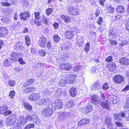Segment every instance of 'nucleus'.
Listing matches in <instances>:
<instances>
[{
  "label": "nucleus",
  "mask_w": 129,
  "mask_h": 129,
  "mask_svg": "<svg viewBox=\"0 0 129 129\" xmlns=\"http://www.w3.org/2000/svg\"><path fill=\"white\" fill-rule=\"evenodd\" d=\"M109 13H112L114 12V9L111 6L107 5L106 7Z\"/></svg>",
  "instance_id": "32"
},
{
  "label": "nucleus",
  "mask_w": 129,
  "mask_h": 129,
  "mask_svg": "<svg viewBox=\"0 0 129 129\" xmlns=\"http://www.w3.org/2000/svg\"><path fill=\"white\" fill-rule=\"evenodd\" d=\"M66 81H59V84L61 86L64 87L66 85Z\"/></svg>",
  "instance_id": "51"
},
{
  "label": "nucleus",
  "mask_w": 129,
  "mask_h": 129,
  "mask_svg": "<svg viewBox=\"0 0 129 129\" xmlns=\"http://www.w3.org/2000/svg\"><path fill=\"white\" fill-rule=\"evenodd\" d=\"M11 59H8L5 60L4 62V65L5 67H8L11 65Z\"/></svg>",
  "instance_id": "31"
},
{
  "label": "nucleus",
  "mask_w": 129,
  "mask_h": 129,
  "mask_svg": "<svg viewBox=\"0 0 129 129\" xmlns=\"http://www.w3.org/2000/svg\"><path fill=\"white\" fill-rule=\"evenodd\" d=\"M126 28L129 32V17L126 19Z\"/></svg>",
  "instance_id": "45"
},
{
  "label": "nucleus",
  "mask_w": 129,
  "mask_h": 129,
  "mask_svg": "<svg viewBox=\"0 0 129 129\" xmlns=\"http://www.w3.org/2000/svg\"><path fill=\"white\" fill-rule=\"evenodd\" d=\"M52 47V45L51 42L49 41L47 44L46 47L48 49H50Z\"/></svg>",
  "instance_id": "61"
},
{
  "label": "nucleus",
  "mask_w": 129,
  "mask_h": 129,
  "mask_svg": "<svg viewBox=\"0 0 129 129\" xmlns=\"http://www.w3.org/2000/svg\"><path fill=\"white\" fill-rule=\"evenodd\" d=\"M25 44L27 46L30 45V40L29 37L28 36H26L25 37Z\"/></svg>",
  "instance_id": "30"
},
{
  "label": "nucleus",
  "mask_w": 129,
  "mask_h": 129,
  "mask_svg": "<svg viewBox=\"0 0 129 129\" xmlns=\"http://www.w3.org/2000/svg\"><path fill=\"white\" fill-rule=\"evenodd\" d=\"M71 95L73 97L75 96L77 94V91L76 88L72 87L69 90Z\"/></svg>",
  "instance_id": "18"
},
{
  "label": "nucleus",
  "mask_w": 129,
  "mask_h": 129,
  "mask_svg": "<svg viewBox=\"0 0 129 129\" xmlns=\"http://www.w3.org/2000/svg\"><path fill=\"white\" fill-rule=\"evenodd\" d=\"M34 122L36 123L38 125H39L41 124L40 121V120L38 118L36 120H34Z\"/></svg>",
  "instance_id": "63"
},
{
  "label": "nucleus",
  "mask_w": 129,
  "mask_h": 129,
  "mask_svg": "<svg viewBox=\"0 0 129 129\" xmlns=\"http://www.w3.org/2000/svg\"><path fill=\"white\" fill-rule=\"evenodd\" d=\"M35 127L34 124L30 123L28 124L24 128V129H28Z\"/></svg>",
  "instance_id": "38"
},
{
  "label": "nucleus",
  "mask_w": 129,
  "mask_h": 129,
  "mask_svg": "<svg viewBox=\"0 0 129 129\" xmlns=\"http://www.w3.org/2000/svg\"><path fill=\"white\" fill-rule=\"evenodd\" d=\"M33 22L35 24L39 26H40L42 24L41 22L40 21L37 20H33Z\"/></svg>",
  "instance_id": "39"
},
{
  "label": "nucleus",
  "mask_w": 129,
  "mask_h": 129,
  "mask_svg": "<svg viewBox=\"0 0 129 129\" xmlns=\"http://www.w3.org/2000/svg\"><path fill=\"white\" fill-rule=\"evenodd\" d=\"M89 123L88 120L87 118H84L80 120L78 123L79 126L82 125L84 124H88Z\"/></svg>",
  "instance_id": "21"
},
{
  "label": "nucleus",
  "mask_w": 129,
  "mask_h": 129,
  "mask_svg": "<svg viewBox=\"0 0 129 129\" xmlns=\"http://www.w3.org/2000/svg\"><path fill=\"white\" fill-rule=\"evenodd\" d=\"M97 98V96L96 95L92 96L91 99L92 103L95 104L99 103L100 102L98 100Z\"/></svg>",
  "instance_id": "26"
},
{
  "label": "nucleus",
  "mask_w": 129,
  "mask_h": 129,
  "mask_svg": "<svg viewBox=\"0 0 129 129\" xmlns=\"http://www.w3.org/2000/svg\"><path fill=\"white\" fill-rule=\"evenodd\" d=\"M15 49L18 51H22L24 49L21 42H18L16 44Z\"/></svg>",
  "instance_id": "15"
},
{
  "label": "nucleus",
  "mask_w": 129,
  "mask_h": 129,
  "mask_svg": "<svg viewBox=\"0 0 129 129\" xmlns=\"http://www.w3.org/2000/svg\"><path fill=\"white\" fill-rule=\"evenodd\" d=\"M23 105L26 108L29 110H31L32 109L31 106L29 104L27 103H24L23 104Z\"/></svg>",
  "instance_id": "34"
},
{
  "label": "nucleus",
  "mask_w": 129,
  "mask_h": 129,
  "mask_svg": "<svg viewBox=\"0 0 129 129\" xmlns=\"http://www.w3.org/2000/svg\"><path fill=\"white\" fill-rule=\"evenodd\" d=\"M107 84H108L107 83L104 84L103 86V88L104 90H106L108 89L109 87L108 86Z\"/></svg>",
  "instance_id": "53"
},
{
  "label": "nucleus",
  "mask_w": 129,
  "mask_h": 129,
  "mask_svg": "<svg viewBox=\"0 0 129 129\" xmlns=\"http://www.w3.org/2000/svg\"><path fill=\"white\" fill-rule=\"evenodd\" d=\"M8 107L6 106H3L0 107V114H4L8 109Z\"/></svg>",
  "instance_id": "28"
},
{
  "label": "nucleus",
  "mask_w": 129,
  "mask_h": 129,
  "mask_svg": "<svg viewBox=\"0 0 129 129\" xmlns=\"http://www.w3.org/2000/svg\"><path fill=\"white\" fill-rule=\"evenodd\" d=\"M104 122L106 126H108L112 123V120L111 118L110 117H106Z\"/></svg>",
  "instance_id": "22"
},
{
  "label": "nucleus",
  "mask_w": 129,
  "mask_h": 129,
  "mask_svg": "<svg viewBox=\"0 0 129 129\" xmlns=\"http://www.w3.org/2000/svg\"><path fill=\"white\" fill-rule=\"evenodd\" d=\"M108 102L107 100L102 102L101 105L103 108L104 109H107L109 107V105L108 103Z\"/></svg>",
  "instance_id": "24"
},
{
  "label": "nucleus",
  "mask_w": 129,
  "mask_h": 129,
  "mask_svg": "<svg viewBox=\"0 0 129 129\" xmlns=\"http://www.w3.org/2000/svg\"><path fill=\"white\" fill-rule=\"evenodd\" d=\"M110 42L112 45H116L117 44V42L116 41L113 40L111 39L109 40Z\"/></svg>",
  "instance_id": "57"
},
{
  "label": "nucleus",
  "mask_w": 129,
  "mask_h": 129,
  "mask_svg": "<svg viewBox=\"0 0 129 129\" xmlns=\"http://www.w3.org/2000/svg\"><path fill=\"white\" fill-rule=\"evenodd\" d=\"M53 11L52 9L51 8H48L46 10V13L47 15L49 16L50 14Z\"/></svg>",
  "instance_id": "43"
},
{
  "label": "nucleus",
  "mask_w": 129,
  "mask_h": 129,
  "mask_svg": "<svg viewBox=\"0 0 129 129\" xmlns=\"http://www.w3.org/2000/svg\"><path fill=\"white\" fill-rule=\"evenodd\" d=\"M119 61L122 65L127 66L129 64V59L125 57L121 58L119 60Z\"/></svg>",
  "instance_id": "13"
},
{
  "label": "nucleus",
  "mask_w": 129,
  "mask_h": 129,
  "mask_svg": "<svg viewBox=\"0 0 129 129\" xmlns=\"http://www.w3.org/2000/svg\"><path fill=\"white\" fill-rule=\"evenodd\" d=\"M68 11L72 15H77L78 14V10L72 6H70L68 8Z\"/></svg>",
  "instance_id": "9"
},
{
  "label": "nucleus",
  "mask_w": 129,
  "mask_h": 129,
  "mask_svg": "<svg viewBox=\"0 0 129 129\" xmlns=\"http://www.w3.org/2000/svg\"><path fill=\"white\" fill-rule=\"evenodd\" d=\"M42 22L45 24H48V18L45 17H43V19L42 20Z\"/></svg>",
  "instance_id": "41"
},
{
  "label": "nucleus",
  "mask_w": 129,
  "mask_h": 129,
  "mask_svg": "<svg viewBox=\"0 0 129 129\" xmlns=\"http://www.w3.org/2000/svg\"><path fill=\"white\" fill-rule=\"evenodd\" d=\"M71 30H72L76 33H79L80 31V30L77 28L75 27H71V28H70Z\"/></svg>",
  "instance_id": "50"
},
{
  "label": "nucleus",
  "mask_w": 129,
  "mask_h": 129,
  "mask_svg": "<svg viewBox=\"0 0 129 129\" xmlns=\"http://www.w3.org/2000/svg\"><path fill=\"white\" fill-rule=\"evenodd\" d=\"M113 60L112 57V56H109L107 58L105 59V60L107 62H109L112 61Z\"/></svg>",
  "instance_id": "58"
},
{
  "label": "nucleus",
  "mask_w": 129,
  "mask_h": 129,
  "mask_svg": "<svg viewBox=\"0 0 129 129\" xmlns=\"http://www.w3.org/2000/svg\"><path fill=\"white\" fill-rule=\"evenodd\" d=\"M120 115L123 118L125 117L127 121H129V109L125 110L124 112H120Z\"/></svg>",
  "instance_id": "14"
},
{
  "label": "nucleus",
  "mask_w": 129,
  "mask_h": 129,
  "mask_svg": "<svg viewBox=\"0 0 129 129\" xmlns=\"http://www.w3.org/2000/svg\"><path fill=\"white\" fill-rule=\"evenodd\" d=\"M51 101L50 99L45 98L42 99L40 101H37V104L40 106L44 105L46 106L49 107L51 104Z\"/></svg>",
  "instance_id": "1"
},
{
  "label": "nucleus",
  "mask_w": 129,
  "mask_h": 129,
  "mask_svg": "<svg viewBox=\"0 0 129 129\" xmlns=\"http://www.w3.org/2000/svg\"><path fill=\"white\" fill-rule=\"evenodd\" d=\"M35 88L34 87L27 88L23 90L24 92L27 93L33 92L35 90Z\"/></svg>",
  "instance_id": "25"
},
{
  "label": "nucleus",
  "mask_w": 129,
  "mask_h": 129,
  "mask_svg": "<svg viewBox=\"0 0 129 129\" xmlns=\"http://www.w3.org/2000/svg\"><path fill=\"white\" fill-rule=\"evenodd\" d=\"M8 33V30L5 27H0V37H4L6 36Z\"/></svg>",
  "instance_id": "10"
},
{
  "label": "nucleus",
  "mask_w": 129,
  "mask_h": 129,
  "mask_svg": "<svg viewBox=\"0 0 129 129\" xmlns=\"http://www.w3.org/2000/svg\"><path fill=\"white\" fill-rule=\"evenodd\" d=\"M65 37L68 39H72L74 36V33L73 31L71 30H67L65 33Z\"/></svg>",
  "instance_id": "11"
},
{
  "label": "nucleus",
  "mask_w": 129,
  "mask_h": 129,
  "mask_svg": "<svg viewBox=\"0 0 129 129\" xmlns=\"http://www.w3.org/2000/svg\"><path fill=\"white\" fill-rule=\"evenodd\" d=\"M22 70V68L20 67H16L14 69L15 71L18 73H19Z\"/></svg>",
  "instance_id": "62"
},
{
  "label": "nucleus",
  "mask_w": 129,
  "mask_h": 129,
  "mask_svg": "<svg viewBox=\"0 0 129 129\" xmlns=\"http://www.w3.org/2000/svg\"><path fill=\"white\" fill-rule=\"evenodd\" d=\"M21 55V54L20 53L17 52H13L10 55V59H11L12 60L17 61L18 58Z\"/></svg>",
  "instance_id": "6"
},
{
  "label": "nucleus",
  "mask_w": 129,
  "mask_h": 129,
  "mask_svg": "<svg viewBox=\"0 0 129 129\" xmlns=\"http://www.w3.org/2000/svg\"><path fill=\"white\" fill-rule=\"evenodd\" d=\"M43 93L46 95L51 93L50 91L48 89H45L44 90Z\"/></svg>",
  "instance_id": "59"
},
{
  "label": "nucleus",
  "mask_w": 129,
  "mask_h": 129,
  "mask_svg": "<svg viewBox=\"0 0 129 129\" xmlns=\"http://www.w3.org/2000/svg\"><path fill=\"white\" fill-rule=\"evenodd\" d=\"M12 113V112L10 110H8L7 109L6 110V111L5 112L4 115L5 116H7L11 114Z\"/></svg>",
  "instance_id": "49"
},
{
  "label": "nucleus",
  "mask_w": 129,
  "mask_h": 129,
  "mask_svg": "<svg viewBox=\"0 0 129 129\" xmlns=\"http://www.w3.org/2000/svg\"><path fill=\"white\" fill-rule=\"evenodd\" d=\"M53 38L54 42H58L60 40V38L58 35H55L53 36Z\"/></svg>",
  "instance_id": "35"
},
{
  "label": "nucleus",
  "mask_w": 129,
  "mask_h": 129,
  "mask_svg": "<svg viewBox=\"0 0 129 129\" xmlns=\"http://www.w3.org/2000/svg\"><path fill=\"white\" fill-rule=\"evenodd\" d=\"M72 66L70 64L62 63L59 66V69L62 70L69 71L71 70Z\"/></svg>",
  "instance_id": "3"
},
{
  "label": "nucleus",
  "mask_w": 129,
  "mask_h": 129,
  "mask_svg": "<svg viewBox=\"0 0 129 129\" xmlns=\"http://www.w3.org/2000/svg\"><path fill=\"white\" fill-rule=\"evenodd\" d=\"M120 114V113H119ZM119 115L117 114H114V118L115 120L118 121H120L121 120V117Z\"/></svg>",
  "instance_id": "33"
},
{
  "label": "nucleus",
  "mask_w": 129,
  "mask_h": 129,
  "mask_svg": "<svg viewBox=\"0 0 129 129\" xmlns=\"http://www.w3.org/2000/svg\"><path fill=\"white\" fill-rule=\"evenodd\" d=\"M107 129H116L117 127L114 124L112 123L107 126Z\"/></svg>",
  "instance_id": "37"
},
{
  "label": "nucleus",
  "mask_w": 129,
  "mask_h": 129,
  "mask_svg": "<svg viewBox=\"0 0 129 129\" xmlns=\"http://www.w3.org/2000/svg\"><path fill=\"white\" fill-rule=\"evenodd\" d=\"M115 125L118 126L122 127L123 126L121 122L119 121H115Z\"/></svg>",
  "instance_id": "54"
},
{
  "label": "nucleus",
  "mask_w": 129,
  "mask_h": 129,
  "mask_svg": "<svg viewBox=\"0 0 129 129\" xmlns=\"http://www.w3.org/2000/svg\"><path fill=\"white\" fill-rule=\"evenodd\" d=\"M40 13L39 12H36L35 13V18L37 20H39L40 17L39 16Z\"/></svg>",
  "instance_id": "48"
},
{
  "label": "nucleus",
  "mask_w": 129,
  "mask_h": 129,
  "mask_svg": "<svg viewBox=\"0 0 129 129\" xmlns=\"http://www.w3.org/2000/svg\"><path fill=\"white\" fill-rule=\"evenodd\" d=\"M84 110L86 114L87 113L92 110V106L91 105H89L87 107L84 108Z\"/></svg>",
  "instance_id": "23"
},
{
  "label": "nucleus",
  "mask_w": 129,
  "mask_h": 129,
  "mask_svg": "<svg viewBox=\"0 0 129 129\" xmlns=\"http://www.w3.org/2000/svg\"><path fill=\"white\" fill-rule=\"evenodd\" d=\"M15 93L14 90H11L9 93V96L11 99L13 98L15 95Z\"/></svg>",
  "instance_id": "42"
},
{
  "label": "nucleus",
  "mask_w": 129,
  "mask_h": 129,
  "mask_svg": "<svg viewBox=\"0 0 129 129\" xmlns=\"http://www.w3.org/2000/svg\"><path fill=\"white\" fill-rule=\"evenodd\" d=\"M116 10L117 12L119 13H123L124 11L123 7L121 6H118L116 8Z\"/></svg>",
  "instance_id": "27"
},
{
  "label": "nucleus",
  "mask_w": 129,
  "mask_h": 129,
  "mask_svg": "<svg viewBox=\"0 0 129 129\" xmlns=\"http://www.w3.org/2000/svg\"><path fill=\"white\" fill-rule=\"evenodd\" d=\"M113 81H124L123 76L120 75H116L113 77Z\"/></svg>",
  "instance_id": "19"
},
{
  "label": "nucleus",
  "mask_w": 129,
  "mask_h": 129,
  "mask_svg": "<svg viewBox=\"0 0 129 129\" xmlns=\"http://www.w3.org/2000/svg\"><path fill=\"white\" fill-rule=\"evenodd\" d=\"M47 39L45 37L42 36L40 38L38 42V44L41 47L43 48L45 47Z\"/></svg>",
  "instance_id": "4"
},
{
  "label": "nucleus",
  "mask_w": 129,
  "mask_h": 129,
  "mask_svg": "<svg viewBox=\"0 0 129 129\" xmlns=\"http://www.w3.org/2000/svg\"><path fill=\"white\" fill-rule=\"evenodd\" d=\"M128 42L125 41H122L120 43L119 45L123 46L124 45H127L128 44Z\"/></svg>",
  "instance_id": "56"
},
{
  "label": "nucleus",
  "mask_w": 129,
  "mask_h": 129,
  "mask_svg": "<svg viewBox=\"0 0 129 129\" xmlns=\"http://www.w3.org/2000/svg\"><path fill=\"white\" fill-rule=\"evenodd\" d=\"M90 47V43L88 42L85 46L84 50L86 52H87L89 49Z\"/></svg>",
  "instance_id": "36"
},
{
  "label": "nucleus",
  "mask_w": 129,
  "mask_h": 129,
  "mask_svg": "<svg viewBox=\"0 0 129 129\" xmlns=\"http://www.w3.org/2000/svg\"><path fill=\"white\" fill-rule=\"evenodd\" d=\"M107 68L110 71H112L115 70L116 66L115 63L112 62L109 63L107 66Z\"/></svg>",
  "instance_id": "16"
},
{
  "label": "nucleus",
  "mask_w": 129,
  "mask_h": 129,
  "mask_svg": "<svg viewBox=\"0 0 129 129\" xmlns=\"http://www.w3.org/2000/svg\"><path fill=\"white\" fill-rule=\"evenodd\" d=\"M53 26L54 27V29L55 30L58 28L59 24L55 22L53 24Z\"/></svg>",
  "instance_id": "55"
},
{
  "label": "nucleus",
  "mask_w": 129,
  "mask_h": 129,
  "mask_svg": "<svg viewBox=\"0 0 129 129\" xmlns=\"http://www.w3.org/2000/svg\"><path fill=\"white\" fill-rule=\"evenodd\" d=\"M18 61L21 64H26V62L24 61L22 58H18Z\"/></svg>",
  "instance_id": "44"
},
{
  "label": "nucleus",
  "mask_w": 129,
  "mask_h": 129,
  "mask_svg": "<svg viewBox=\"0 0 129 129\" xmlns=\"http://www.w3.org/2000/svg\"><path fill=\"white\" fill-rule=\"evenodd\" d=\"M40 97L38 93H33L29 96L28 99L30 101H34L39 99Z\"/></svg>",
  "instance_id": "7"
},
{
  "label": "nucleus",
  "mask_w": 129,
  "mask_h": 129,
  "mask_svg": "<svg viewBox=\"0 0 129 129\" xmlns=\"http://www.w3.org/2000/svg\"><path fill=\"white\" fill-rule=\"evenodd\" d=\"M9 85L11 86H14L15 84L14 81H9L8 82Z\"/></svg>",
  "instance_id": "64"
},
{
  "label": "nucleus",
  "mask_w": 129,
  "mask_h": 129,
  "mask_svg": "<svg viewBox=\"0 0 129 129\" xmlns=\"http://www.w3.org/2000/svg\"><path fill=\"white\" fill-rule=\"evenodd\" d=\"M1 4L2 5L6 7H10L11 5V3H9L7 2H3L1 3Z\"/></svg>",
  "instance_id": "46"
},
{
  "label": "nucleus",
  "mask_w": 129,
  "mask_h": 129,
  "mask_svg": "<svg viewBox=\"0 0 129 129\" xmlns=\"http://www.w3.org/2000/svg\"><path fill=\"white\" fill-rule=\"evenodd\" d=\"M53 108L55 109H60L62 107L63 103L60 100H57L55 102L52 104Z\"/></svg>",
  "instance_id": "5"
},
{
  "label": "nucleus",
  "mask_w": 129,
  "mask_h": 129,
  "mask_svg": "<svg viewBox=\"0 0 129 129\" xmlns=\"http://www.w3.org/2000/svg\"><path fill=\"white\" fill-rule=\"evenodd\" d=\"M74 103L73 101L70 100L66 103L67 107L68 108L72 107L73 106Z\"/></svg>",
  "instance_id": "29"
},
{
  "label": "nucleus",
  "mask_w": 129,
  "mask_h": 129,
  "mask_svg": "<svg viewBox=\"0 0 129 129\" xmlns=\"http://www.w3.org/2000/svg\"><path fill=\"white\" fill-rule=\"evenodd\" d=\"M30 16L29 13L28 12H24L21 13L19 15L20 18L22 20H25L29 18Z\"/></svg>",
  "instance_id": "12"
},
{
  "label": "nucleus",
  "mask_w": 129,
  "mask_h": 129,
  "mask_svg": "<svg viewBox=\"0 0 129 129\" xmlns=\"http://www.w3.org/2000/svg\"><path fill=\"white\" fill-rule=\"evenodd\" d=\"M39 52L40 54L42 56H45L46 54V52L44 49L40 50Z\"/></svg>",
  "instance_id": "40"
},
{
  "label": "nucleus",
  "mask_w": 129,
  "mask_h": 129,
  "mask_svg": "<svg viewBox=\"0 0 129 129\" xmlns=\"http://www.w3.org/2000/svg\"><path fill=\"white\" fill-rule=\"evenodd\" d=\"M103 20V18L102 17H100L98 20L97 23L98 24L101 25L102 24Z\"/></svg>",
  "instance_id": "60"
},
{
  "label": "nucleus",
  "mask_w": 129,
  "mask_h": 129,
  "mask_svg": "<svg viewBox=\"0 0 129 129\" xmlns=\"http://www.w3.org/2000/svg\"><path fill=\"white\" fill-rule=\"evenodd\" d=\"M69 53L67 52H64L62 55V57L63 58H67L69 57Z\"/></svg>",
  "instance_id": "47"
},
{
  "label": "nucleus",
  "mask_w": 129,
  "mask_h": 129,
  "mask_svg": "<svg viewBox=\"0 0 129 129\" xmlns=\"http://www.w3.org/2000/svg\"><path fill=\"white\" fill-rule=\"evenodd\" d=\"M80 69V67L79 66H75L73 68V70L74 71L77 72L79 71Z\"/></svg>",
  "instance_id": "52"
},
{
  "label": "nucleus",
  "mask_w": 129,
  "mask_h": 129,
  "mask_svg": "<svg viewBox=\"0 0 129 129\" xmlns=\"http://www.w3.org/2000/svg\"><path fill=\"white\" fill-rule=\"evenodd\" d=\"M61 17L62 19L64 20L65 23H68L71 22V18L70 17L64 15H61Z\"/></svg>",
  "instance_id": "20"
},
{
  "label": "nucleus",
  "mask_w": 129,
  "mask_h": 129,
  "mask_svg": "<svg viewBox=\"0 0 129 129\" xmlns=\"http://www.w3.org/2000/svg\"><path fill=\"white\" fill-rule=\"evenodd\" d=\"M18 120L19 123L22 125L26 124L27 122V119L22 116H20L19 117Z\"/></svg>",
  "instance_id": "17"
},
{
  "label": "nucleus",
  "mask_w": 129,
  "mask_h": 129,
  "mask_svg": "<svg viewBox=\"0 0 129 129\" xmlns=\"http://www.w3.org/2000/svg\"><path fill=\"white\" fill-rule=\"evenodd\" d=\"M59 114L58 118L61 120H64L66 118L69 117L70 115V113L66 112H61Z\"/></svg>",
  "instance_id": "8"
},
{
  "label": "nucleus",
  "mask_w": 129,
  "mask_h": 129,
  "mask_svg": "<svg viewBox=\"0 0 129 129\" xmlns=\"http://www.w3.org/2000/svg\"><path fill=\"white\" fill-rule=\"evenodd\" d=\"M42 113L44 116L46 117H49L53 114V110L49 108H45L42 110Z\"/></svg>",
  "instance_id": "2"
}]
</instances>
